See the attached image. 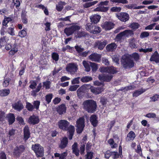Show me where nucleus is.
<instances>
[{
	"label": "nucleus",
	"mask_w": 159,
	"mask_h": 159,
	"mask_svg": "<svg viewBox=\"0 0 159 159\" xmlns=\"http://www.w3.org/2000/svg\"><path fill=\"white\" fill-rule=\"evenodd\" d=\"M79 87V85H71L70 86L69 90L70 91H74L76 90Z\"/></svg>",
	"instance_id": "57"
},
{
	"label": "nucleus",
	"mask_w": 159,
	"mask_h": 159,
	"mask_svg": "<svg viewBox=\"0 0 159 159\" xmlns=\"http://www.w3.org/2000/svg\"><path fill=\"white\" fill-rule=\"evenodd\" d=\"M10 93L9 89H4L0 90V96H5L8 95Z\"/></svg>",
	"instance_id": "33"
},
{
	"label": "nucleus",
	"mask_w": 159,
	"mask_h": 159,
	"mask_svg": "<svg viewBox=\"0 0 159 159\" xmlns=\"http://www.w3.org/2000/svg\"><path fill=\"white\" fill-rule=\"evenodd\" d=\"M121 61L123 66L125 68H132L134 66L133 61L125 56L122 57Z\"/></svg>",
	"instance_id": "5"
},
{
	"label": "nucleus",
	"mask_w": 159,
	"mask_h": 159,
	"mask_svg": "<svg viewBox=\"0 0 159 159\" xmlns=\"http://www.w3.org/2000/svg\"><path fill=\"white\" fill-rule=\"evenodd\" d=\"M67 153L66 152H64L61 154L58 153L54 154L55 157H59V159H66V157L67 156Z\"/></svg>",
	"instance_id": "29"
},
{
	"label": "nucleus",
	"mask_w": 159,
	"mask_h": 159,
	"mask_svg": "<svg viewBox=\"0 0 159 159\" xmlns=\"http://www.w3.org/2000/svg\"><path fill=\"white\" fill-rule=\"evenodd\" d=\"M111 1L114 3H121L123 4L128 3L126 0H111Z\"/></svg>",
	"instance_id": "55"
},
{
	"label": "nucleus",
	"mask_w": 159,
	"mask_h": 159,
	"mask_svg": "<svg viewBox=\"0 0 159 159\" xmlns=\"http://www.w3.org/2000/svg\"><path fill=\"white\" fill-rule=\"evenodd\" d=\"M67 130H68L69 133H74L75 130L74 126L71 125L69 126Z\"/></svg>",
	"instance_id": "60"
},
{
	"label": "nucleus",
	"mask_w": 159,
	"mask_h": 159,
	"mask_svg": "<svg viewBox=\"0 0 159 159\" xmlns=\"http://www.w3.org/2000/svg\"><path fill=\"white\" fill-rule=\"evenodd\" d=\"M130 57L136 61H138L140 58V56L137 53L134 52L130 55Z\"/></svg>",
	"instance_id": "38"
},
{
	"label": "nucleus",
	"mask_w": 159,
	"mask_h": 159,
	"mask_svg": "<svg viewBox=\"0 0 159 159\" xmlns=\"http://www.w3.org/2000/svg\"><path fill=\"white\" fill-rule=\"evenodd\" d=\"M10 125L12 124L15 121V117L13 114L10 113L7 116Z\"/></svg>",
	"instance_id": "28"
},
{
	"label": "nucleus",
	"mask_w": 159,
	"mask_h": 159,
	"mask_svg": "<svg viewBox=\"0 0 159 159\" xmlns=\"http://www.w3.org/2000/svg\"><path fill=\"white\" fill-rule=\"evenodd\" d=\"M159 98V95L156 94L150 98V102H155L158 100Z\"/></svg>",
	"instance_id": "56"
},
{
	"label": "nucleus",
	"mask_w": 159,
	"mask_h": 159,
	"mask_svg": "<svg viewBox=\"0 0 159 159\" xmlns=\"http://www.w3.org/2000/svg\"><path fill=\"white\" fill-rule=\"evenodd\" d=\"M106 44L107 43L106 41H98L96 43L95 47L96 48H98L99 49L102 50L103 49Z\"/></svg>",
	"instance_id": "17"
},
{
	"label": "nucleus",
	"mask_w": 159,
	"mask_h": 159,
	"mask_svg": "<svg viewBox=\"0 0 159 159\" xmlns=\"http://www.w3.org/2000/svg\"><path fill=\"white\" fill-rule=\"evenodd\" d=\"M91 87L90 85L84 84L81 86L77 90V93L78 95L79 96L81 94V93L84 91L87 87Z\"/></svg>",
	"instance_id": "20"
},
{
	"label": "nucleus",
	"mask_w": 159,
	"mask_h": 159,
	"mask_svg": "<svg viewBox=\"0 0 159 159\" xmlns=\"http://www.w3.org/2000/svg\"><path fill=\"white\" fill-rule=\"evenodd\" d=\"M135 137V134L133 131H130L127 134L126 138L127 141H129L134 140Z\"/></svg>",
	"instance_id": "25"
},
{
	"label": "nucleus",
	"mask_w": 159,
	"mask_h": 159,
	"mask_svg": "<svg viewBox=\"0 0 159 159\" xmlns=\"http://www.w3.org/2000/svg\"><path fill=\"white\" fill-rule=\"evenodd\" d=\"M27 34L26 31L25 30H22L20 31L19 33V36L21 38L25 37Z\"/></svg>",
	"instance_id": "48"
},
{
	"label": "nucleus",
	"mask_w": 159,
	"mask_h": 159,
	"mask_svg": "<svg viewBox=\"0 0 159 159\" xmlns=\"http://www.w3.org/2000/svg\"><path fill=\"white\" fill-rule=\"evenodd\" d=\"M32 148L37 157L43 156L44 154L43 149L39 144H35L32 146Z\"/></svg>",
	"instance_id": "4"
},
{
	"label": "nucleus",
	"mask_w": 159,
	"mask_h": 159,
	"mask_svg": "<svg viewBox=\"0 0 159 159\" xmlns=\"http://www.w3.org/2000/svg\"><path fill=\"white\" fill-rule=\"evenodd\" d=\"M7 31L9 34L12 36H14L15 35L14 27H9L7 29Z\"/></svg>",
	"instance_id": "50"
},
{
	"label": "nucleus",
	"mask_w": 159,
	"mask_h": 159,
	"mask_svg": "<svg viewBox=\"0 0 159 159\" xmlns=\"http://www.w3.org/2000/svg\"><path fill=\"white\" fill-rule=\"evenodd\" d=\"M150 61H154L158 63L159 62V54L157 51H156L152 55L150 58Z\"/></svg>",
	"instance_id": "18"
},
{
	"label": "nucleus",
	"mask_w": 159,
	"mask_h": 159,
	"mask_svg": "<svg viewBox=\"0 0 159 159\" xmlns=\"http://www.w3.org/2000/svg\"><path fill=\"white\" fill-rule=\"evenodd\" d=\"M65 5V2L60 1L56 6V9L58 11H61L63 8V6Z\"/></svg>",
	"instance_id": "30"
},
{
	"label": "nucleus",
	"mask_w": 159,
	"mask_h": 159,
	"mask_svg": "<svg viewBox=\"0 0 159 159\" xmlns=\"http://www.w3.org/2000/svg\"><path fill=\"white\" fill-rule=\"evenodd\" d=\"M75 48L77 52L80 54H81L84 50L83 48H81L80 46H76Z\"/></svg>",
	"instance_id": "53"
},
{
	"label": "nucleus",
	"mask_w": 159,
	"mask_h": 159,
	"mask_svg": "<svg viewBox=\"0 0 159 159\" xmlns=\"http://www.w3.org/2000/svg\"><path fill=\"white\" fill-rule=\"evenodd\" d=\"M66 70L71 75L75 74L78 70V65L75 63H69L66 67Z\"/></svg>",
	"instance_id": "3"
},
{
	"label": "nucleus",
	"mask_w": 159,
	"mask_h": 159,
	"mask_svg": "<svg viewBox=\"0 0 159 159\" xmlns=\"http://www.w3.org/2000/svg\"><path fill=\"white\" fill-rule=\"evenodd\" d=\"M123 37H124V34L123 31L118 34L116 35V39L117 41H119L123 38Z\"/></svg>",
	"instance_id": "46"
},
{
	"label": "nucleus",
	"mask_w": 159,
	"mask_h": 159,
	"mask_svg": "<svg viewBox=\"0 0 159 159\" xmlns=\"http://www.w3.org/2000/svg\"><path fill=\"white\" fill-rule=\"evenodd\" d=\"M51 23L50 22H47L44 24L46 26L45 30L46 31H49L50 30Z\"/></svg>",
	"instance_id": "62"
},
{
	"label": "nucleus",
	"mask_w": 159,
	"mask_h": 159,
	"mask_svg": "<svg viewBox=\"0 0 159 159\" xmlns=\"http://www.w3.org/2000/svg\"><path fill=\"white\" fill-rule=\"evenodd\" d=\"M139 25L138 23H132L130 25V28L132 29L135 30L138 29L139 28Z\"/></svg>",
	"instance_id": "51"
},
{
	"label": "nucleus",
	"mask_w": 159,
	"mask_h": 159,
	"mask_svg": "<svg viewBox=\"0 0 159 159\" xmlns=\"http://www.w3.org/2000/svg\"><path fill=\"white\" fill-rule=\"evenodd\" d=\"M147 90L146 89H140L134 91L133 94V97H137L143 93Z\"/></svg>",
	"instance_id": "26"
},
{
	"label": "nucleus",
	"mask_w": 159,
	"mask_h": 159,
	"mask_svg": "<svg viewBox=\"0 0 159 159\" xmlns=\"http://www.w3.org/2000/svg\"><path fill=\"white\" fill-rule=\"evenodd\" d=\"M93 156V153L92 152H87L86 155V159H92Z\"/></svg>",
	"instance_id": "63"
},
{
	"label": "nucleus",
	"mask_w": 159,
	"mask_h": 159,
	"mask_svg": "<svg viewBox=\"0 0 159 159\" xmlns=\"http://www.w3.org/2000/svg\"><path fill=\"white\" fill-rule=\"evenodd\" d=\"M149 35V33L148 32L144 31L141 33L140 36V37L141 39H144L148 37Z\"/></svg>",
	"instance_id": "45"
},
{
	"label": "nucleus",
	"mask_w": 159,
	"mask_h": 159,
	"mask_svg": "<svg viewBox=\"0 0 159 159\" xmlns=\"http://www.w3.org/2000/svg\"><path fill=\"white\" fill-rule=\"evenodd\" d=\"M94 25H93L91 23H88L85 26L86 30L89 31L90 33L91 32Z\"/></svg>",
	"instance_id": "41"
},
{
	"label": "nucleus",
	"mask_w": 159,
	"mask_h": 159,
	"mask_svg": "<svg viewBox=\"0 0 159 159\" xmlns=\"http://www.w3.org/2000/svg\"><path fill=\"white\" fill-rule=\"evenodd\" d=\"M114 25V24L112 22L105 21L102 24L101 26L105 30H107L112 29Z\"/></svg>",
	"instance_id": "10"
},
{
	"label": "nucleus",
	"mask_w": 159,
	"mask_h": 159,
	"mask_svg": "<svg viewBox=\"0 0 159 159\" xmlns=\"http://www.w3.org/2000/svg\"><path fill=\"white\" fill-rule=\"evenodd\" d=\"M85 145L84 143L83 144L81 143L80 148V152L81 155L84 154V150H85Z\"/></svg>",
	"instance_id": "58"
},
{
	"label": "nucleus",
	"mask_w": 159,
	"mask_h": 159,
	"mask_svg": "<svg viewBox=\"0 0 159 159\" xmlns=\"http://www.w3.org/2000/svg\"><path fill=\"white\" fill-rule=\"evenodd\" d=\"M98 6L94 9V11H96L105 12L108 10V8L107 7L102 6L100 4L98 5Z\"/></svg>",
	"instance_id": "24"
},
{
	"label": "nucleus",
	"mask_w": 159,
	"mask_h": 159,
	"mask_svg": "<svg viewBox=\"0 0 159 159\" xmlns=\"http://www.w3.org/2000/svg\"><path fill=\"white\" fill-rule=\"evenodd\" d=\"M27 121L29 124L34 125L38 124L39 121V120L37 116L33 115L29 117Z\"/></svg>",
	"instance_id": "11"
},
{
	"label": "nucleus",
	"mask_w": 159,
	"mask_h": 159,
	"mask_svg": "<svg viewBox=\"0 0 159 159\" xmlns=\"http://www.w3.org/2000/svg\"><path fill=\"white\" fill-rule=\"evenodd\" d=\"M58 125L60 129L64 130H67L69 123L66 120H61L59 121Z\"/></svg>",
	"instance_id": "8"
},
{
	"label": "nucleus",
	"mask_w": 159,
	"mask_h": 159,
	"mask_svg": "<svg viewBox=\"0 0 159 159\" xmlns=\"http://www.w3.org/2000/svg\"><path fill=\"white\" fill-rule=\"evenodd\" d=\"M50 84L51 83L49 81H46L43 82V86L45 87L46 89H48L50 88Z\"/></svg>",
	"instance_id": "52"
},
{
	"label": "nucleus",
	"mask_w": 159,
	"mask_h": 159,
	"mask_svg": "<svg viewBox=\"0 0 159 159\" xmlns=\"http://www.w3.org/2000/svg\"><path fill=\"white\" fill-rule=\"evenodd\" d=\"M18 51L17 48L14 47L12 48L9 52V54L11 55L15 54Z\"/></svg>",
	"instance_id": "61"
},
{
	"label": "nucleus",
	"mask_w": 159,
	"mask_h": 159,
	"mask_svg": "<svg viewBox=\"0 0 159 159\" xmlns=\"http://www.w3.org/2000/svg\"><path fill=\"white\" fill-rule=\"evenodd\" d=\"M9 40L8 38L6 36L1 38L0 39V46L2 47L4 46Z\"/></svg>",
	"instance_id": "37"
},
{
	"label": "nucleus",
	"mask_w": 159,
	"mask_h": 159,
	"mask_svg": "<svg viewBox=\"0 0 159 159\" xmlns=\"http://www.w3.org/2000/svg\"><path fill=\"white\" fill-rule=\"evenodd\" d=\"M101 16L97 14H94L91 16L90 17V21L94 24L97 23L100 20Z\"/></svg>",
	"instance_id": "15"
},
{
	"label": "nucleus",
	"mask_w": 159,
	"mask_h": 159,
	"mask_svg": "<svg viewBox=\"0 0 159 159\" xmlns=\"http://www.w3.org/2000/svg\"><path fill=\"white\" fill-rule=\"evenodd\" d=\"M93 80L92 77L88 76L83 77L81 79V81L83 83H86L91 81Z\"/></svg>",
	"instance_id": "35"
},
{
	"label": "nucleus",
	"mask_w": 159,
	"mask_h": 159,
	"mask_svg": "<svg viewBox=\"0 0 159 159\" xmlns=\"http://www.w3.org/2000/svg\"><path fill=\"white\" fill-rule=\"evenodd\" d=\"M85 126L84 120L83 118H80L76 121V131L78 133H81Z\"/></svg>",
	"instance_id": "6"
},
{
	"label": "nucleus",
	"mask_w": 159,
	"mask_h": 159,
	"mask_svg": "<svg viewBox=\"0 0 159 159\" xmlns=\"http://www.w3.org/2000/svg\"><path fill=\"white\" fill-rule=\"evenodd\" d=\"M12 107L18 111H20L24 108L23 105L20 101L12 104Z\"/></svg>",
	"instance_id": "13"
},
{
	"label": "nucleus",
	"mask_w": 159,
	"mask_h": 159,
	"mask_svg": "<svg viewBox=\"0 0 159 159\" xmlns=\"http://www.w3.org/2000/svg\"><path fill=\"white\" fill-rule=\"evenodd\" d=\"M101 31V29L97 25H94L91 33L93 34H97L100 33Z\"/></svg>",
	"instance_id": "34"
},
{
	"label": "nucleus",
	"mask_w": 159,
	"mask_h": 159,
	"mask_svg": "<svg viewBox=\"0 0 159 159\" xmlns=\"http://www.w3.org/2000/svg\"><path fill=\"white\" fill-rule=\"evenodd\" d=\"M59 55L56 52H53L52 54V57L55 61H57L59 59Z\"/></svg>",
	"instance_id": "54"
},
{
	"label": "nucleus",
	"mask_w": 159,
	"mask_h": 159,
	"mask_svg": "<svg viewBox=\"0 0 159 159\" xmlns=\"http://www.w3.org/2000/svg\"><path fill=\"white\" fill-rule=\"evenodd\" d=\"M91 91L95 94H99L101 93L103 90V89L101 87H97L95 88L93 87H90Z\"/></svg>",
	"instance_id": "16"
},
{
	"label": "nucleus",
	"mask_w": 159,
	"mask_h": 159,
	"mask_svg": "<svg viewBox=\"0 0 159 159\" xmlns=\"http://www.w3.org/2000/svg\"><path fill=\"white\" fill-rule=\"evenodd\" d=\"M100 71L102 73H107L108 74H102L99 75L98 79L100 80L109 82L113 77L112 74L116 73L117 71L113 66H108L100 68Z\"/></svg>",
	"instance_id": "1"
},
{
	"label": "nucleus",
	"mask_w": 159,
	"mask_h": 159,
	"mask_svg": "<svg viewBox=\"0 0 159 159\" xmlns=\"http://www.w3.org/2000/svg\"><path fill=\"white\" fill-rule=\"evenodd\" d=\"M80 28L77 25H73L68 28H66L64 30L65 33L68 36L74 33L76 30H79Z\"/></svg>",
	"instance_id": "7"
},
{
	"label": "nucleus",
	"mask_w": 159,
	"mask_h": 159,
	"mask_svg": "<svg viewBox=\"0 0 159 159\" xmlns=\"http://www.w3.org/2000/svg\"><path fill=\"white\" fill-rule=\"evenodd\" d=\"M68 143V139L67 138L65 137L61 140V143L59 147L61 149L66 148Z\"/></svg>",
	"instance_id": "22"
},
{
	"label": "nucleus",
	"mask_w": 159,
	"mask_h": 159,
	"mask_svg": "<svg viewBox=\"0 0 159 159\" xmlns=\"http://www.w3.org/2000/svg\"><path fill=\"white\" fill-rule=\"evenodd\" d=\"M84 109L89 113H93L96 109V102L93 100H88L84 101L82 103Z\"/></svg>",
	"instance_id": "2"
},
{
	"label": "nucleus",
	"mask_w": 159,
	"mask_h": 159,
	"mask_svg": "<svg viewBox=\"0 0 159 159\" xmlns=\"http://www.w3.org/2000/svg\"><path fill=\"white\" fill-rule=\"evenodd\" d=\"M117 47V45L114 43H112L107 46L106 48L108 51L113 52L115 51Z\"/></svg>",
	"instance_id": "21"
},
{
	"label": "nucleus",
	"mask_w": 159,
	"mask_h": 159,
	"mask_svg": "<svg viewBox=\"0 0 159 159\" xmlns=\"http://www.w3.org/2000/svg\"><path fill=\"white\" fill-rule=\"evenodd\" d=\"M83 65L85 68V70L89 72L90 70L91 69L90 65L88 62L85 61H84L82 62Z\"/></svg>",
	"instance_id": "36"
},
{
	"label": "nucleus",
	"mask_w": 159,
	"mask_h": 159,
	"mask_svg": "<svg viewBox=\"0 0 159 159\" xmlns=\"http://www.w3.org/2000/svg\"><path fill=\"white\" fill-rule=\"evenodd\" d=\"M53 95L52 93H49L45 96L46 101L48 103H49L52 98Z\"/></svg>",
	"instance_id": "42"
},
{
	"label": "nucleus",
	"mask_w": 159,
	"mask_h": 159,
	"mask_svg": "<svg viewBox=\"0 0 159 159\" xmlns=\"http://www.w3.org/2000/svg\"><path fill=\"white\" fill-rule=\"evenodd\" d=\"M116 16L119 20L124 22L128 20L129 18V15L127 13L125 12L118 13L117 14Z\"/></svg>",
	"instance_id": "9"
},
{
	"label": "nucleus",
	"mask_w": 159,
	"mask_h": 159,
	"mask_svg": "<svg viewBox=\"0 0 159 159\" xmlns=\"http://www.w3.org/2000/svg\"><path fill=\"white\" fill-rule=\"evenodd\" d=\"M40 104V102L39 101H35L33 102V105L34 109L36 110L39 109Z\"/></svg>",
	"instance_id": "49"
},
{
	"label": "nucleus",
	"mask_w": 159,
	"mask_h": 159,
	"mask_svg": "<svg viewBox=\"0 0 159 159\" xmlns=\"http://www.w3.org/2000/svg\"><path fill=\"white\" fill-rule=\"evenodd\" d=\"M26 107L28 110L30 111H33L34 109L33 105L29 102L26 103Z\"/></svg>",
	"instance_id": "44"
},
{
	"label": "nucleus",
	"mask_w": 159,
	"mask_h": 159,
	"mask_svg": "<svg viewBox=\"0 0 159 159\" xmlns=\"http://www.w3.org/2000/svg\"><path fill=\"white\" fill-rule=\"evenodd\" d=\"M108 143L110 145L112 148H115L117 147V144L115 143L113 139H110L108 141Z\"/></svg>",
	"instance_id": "40"
},
{
	"label": "nucleus",
	"mask_w": 159,
	"mask_h": 159,
	"mask_svg": "<svg viewBox=\"0 0 159 159\" xmlns=\"http://www.w3.org/2000/svg\"><path fill=\"white\" fill-rule=\"evenodd\" d=\"M42 87V84L40 83L37 86L36 89L32 92L31 95L33 96H35L36 93L38 92L40 90Z\"/></svg>",
	"instance_id": "39"
},
{
	"label": "nucleus",
	"mask_w": 159,
	"mask_h": 159,
	"mask_svg": "<svg viewBox=\"0 0 159 159\" xmlns=\"http://www.w3.org/2000/svg\"><path fill=\"white\" fill-rule=\"evenodd\" d=\"M24 146L21 145L19 147H16L14 150V154L16 156H19L24 150Z\"/></svg>",
	"instance_id": "14"
},
{
	"label": "nucleus",
	"mask_w": 159,
	"mask_h": 159,
	"mask_svg": "<svg viewBox=\"0 0 159 159\" xmlns=\"http://www.w3.org/2000/svg\"><path fill=\"white\" fill-rule=\"evenodd\" d=\"M145 116L148 118H155L156 117V114L155 113H150L147 114Z\"/></svg>",
	"instance_id": "64"
},
{
	"label": "nucleus",
	"mask_w": 159,
	"mask_h": 159,
	"mask_svg": "<svg viewBox=\"0 0 159 159\" xmlns=\"http://www.w3.org/2000/svg\"><path fill=\"white\" fill-rule=\"evenodd\" d=\"M129 46L132 48H137L136 45L135 40L134 39H131L130 41L129 42Z\"/></svg>",
	"instance_id": "43"
},
{
	"label": "nucleus",
	"mask_w": 159,
	"mask_h": 159,
	"mask_svg": "<svg viewBox=\"0 0 159 159\" xmlns=\"http://www.w3.org/2000/svg\"><path fill=\"white\" fill-rule=\"evenodd\" d=\"M98 2L97 1H95L90 2H86L83 4V7L85 8H88L93 6L97 3Z\"/></svg>",
	"instance_id": "32"
},
{
	"label": "nucleus",
	"mask_w": 159,
	"mask_h": 159,
	"mask_svg": "<svg viewBox=\"0 0 159 159\" xmlns=\"http://www.w3.org/2000/svg\"><path fill=\"white\" fill-rule=\"evenodd\" d=\"M90 121L92 125L94 127L97 126L98 121L97 120V116L95 115H92L90 118Z\"/></svg>",
	"instance_id": "23"
},
{
	"label": "nucleus",
	"mask_w": 159,
	"mask_h": 159,
	"mask_svg": "<svg viewBox=\"0 0 159 159\" xmlns=\"http://www.w3.org/2000/svg\"><path fill=\"white\" fill-rule=\"evenodd\" d=\"M66 111V107L64 104L60 105L57 109V111L60 115L65 113Z\"/></svg>",
	"instance_id": "27"
},
{
	"label": "nucleus",
	"mask_w": 159,
	"mask_h": 159,
	"mask_svg": "<svg viewBox=\"0 0 159 159\" xmlns=\"http://www.w3.org/2000/svg\"><path fill=\"white\" fill-rule=\"evenodd\" d=\"M90 66L91 67L92 70L93 71H96L98 68L97 64L94 63L90 62Z\"/></svg>",
	"instance_id": "47"
},
{
	"label": "nucleus",
	"mask_w": 159,
	"mask_h": 159,
	"mask_svg": "<svg viewBox=\"0 0 159 159\" xmlns=\"http://www.w3.org/2000/svg\"><path fill=\"white\" fill-rule=\"evenodd\" d=\"M123 32L125 37H129L130 36H132L134 35L133 31L130 30H125Z\"/></svg>",
	"instance_id": "31"
},
{
	"label": "nucleus",
	"mask_w": 159,
	"mask_h": 159,
	"mask_svg": "<svg viewBox=\"0 0 159 159\" xmlns=\"http://www.w3.org/2000/svg\"><path fill=\"white\" fill-rule=\"evenodd\" d=\"M24 139L25 140H27L30 136V133L28 126H25L24 129Z\"/></svg>",
	"instance_id": "19"
},
{
	"label": "nucleus",
	"mask_w": 159,
	"mask_h": 159,
	"mask_svg": "<svg viewBox=\"0 0 159 159\" xmlns=\"http://www.w3.org/2000/svg\"><path fill=\"white\" fill-rule=\"evenodd\" d=\"M80 78V77H78L74 79L71 80V83L72 84H79L80 83L79 79Z\"/></svg>",
	"instance_id": "59"
},
{
	"label": "nucleus",
	"mask_w": 159,
	"mask_h": 159,
	"mask_svg": "<svg viewBox=\"0 0 159 159\" xmlns=\"http://www.w3.org/2000/svg\"><path fill=\"white\" fill-rule=\"evenodd\" d=\"M101 56L96 53H94L91 54L88 57L89 59L92 61L99 62L100 60Z\"/></svg>",
	"instance_id": "12"
}]
</instances>
